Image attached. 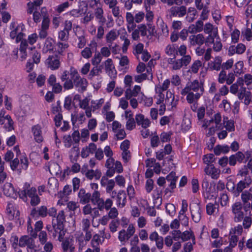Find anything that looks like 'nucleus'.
Instances as JSON below:
<instances>
[{
    "instance_id": "f257e3e1",
    "label": "nucleus",
    "mask_w": 252,
    "mask_h": 252,
    "mask_svg": "<svg viewBox=\"0 0 252 252\" xmlns=\"http://www.w3.org/2000/svg\"><path fill=\"white\" fill-rule=\"evenodd\" d=\"M10 30L9 36L12 39H14L16 43H19L26 36L24 32L26 31L25 26L22 23L12 21L9 27Z\"/></svg>"
},
{
    "instance_id": "f03ea898",
    "label": "nucleus",
    "mask_w": 252,
    "mask_h": 252,
    "mask_svg": "<svg viewBox=\"0 0 252 252\" xmlns=\"http://www.w3.org/2000/svg\"><path fill=\"white\" fill-rule=\"evenodd\" d=\"M70 74L74 80V84L76 89L79 92L84 91L88 85V82L85 78H81L77 71L74 68H70Z\"/></svg>"
},
{
    "instance_id": "7ed1b4c3",
    "label": "nucleus",
    "mask_w": 252,
    "mask_h": 252,
    "mask_svg": "<svg viewBox=\"0 0 252 252\" xmlns=\"http://www.w3.org/2000/svg\"><path fill=\"white\" fill-rule=\"evenodd\" d=\"M56 220L57 221V226L55 224L53 223V227L56 232H58V229L60 230L58 239L60 241H62L65 234V231L63 229V223L65 221V215L63 211L62 210L59 212L56 218Z\"/></svg>"
},
{
    "instance_id": "20e7f679",
    "label": "nucleus",
    "mask_w": 252,
    "mask_h": 252,
    "mask_svg": "<svg viewBox=\"0 0 252 252\" xmlns=\"http://www.w3.org/2000/svg\"><path fill=\"white\" fill-rule=\"evenodd\" d=\"M192 91L195 93L199 92L201 93V95L203 92V88L197 80L189 82L186 87L181 91V94L183 95H186L188 93Z\"/></svg>"
},
{
    "instance_id": "39448f33",
    "label": "nucleus",
    "mask_w": 252,
    "mask_h": 252,
    "mask_svg": "<svg viewBox=\"0 0 252 252\" xmlns=\"http://www.w3.org/2000/svg\"><path fill=\"white\" fill-rule=\"evenodd\" d=\"M7 218L9 220H17L19 219L20 212L17 206L12 202H8L5 211Z\"/></svg>"
},
{
    "instance_id": "423d86ee",
    "label": "nucleus",
    "mask_w": 252,
    "mask_h": 252,
    "mask_svg": "<svg viewBox=\"0 0 252 252\" xmlns=\"http://www.w3.org/2000/svg\"><path fill=\"white\" fill-rule=\"evenodd\" d=\"M100 184L102 187L105 188L106 191L108 193H112L111 196L114 197L116 192L113 191L115 186V182L113 179H109L106 176H103L100 181Z\"/></svg>"
},
{
    "instance_id": "0eeeda50",
    "label": "nucleus",
    "mask_w": 252,
    "mask_h": 252,
    "mask_svg": "<svg viewBox=\"0 0 252 252\" xmlns=\"http://www.w3.org/2000/svg\"><path fill=\"white\" fill-rule=\"evenodd\" d=\"M192 219L195 222H198L201 218V208L199 204L192 203L189 205Z\"/></svg>"
},
{
    "instance_id": "6e6552de",
    "label": "nucleus",
    "mask_w": 252,
    "mask_h": 252,
    "mask_svg": "<svg viewBox=\"0 0 252 252\" xmlns=\"http://www.w3.org/2000/svg\"><path fill=\"white\" fill-rule=\"evenodd\" d=\"M31 131L33 137V139L36 142L40 143L43 141L44 137L42 127L40 125H36L32 126Z\"/></svg>"
},
{
    "instance_id": "1a4fd4ad",
    "label": "nucleus",
    "mask_w": 252,
    "mask_h": 252,
    "mask_svg": "<svg viewBox=\"0 0 252 252\" xmlns=\"http://www.w3.org/2000/svg\"><path fill=\"white\" fill-rule=\"evenodd\" d=\"M106 73L111 78H115L117 76V71L111 59H108L103 63Z\"/></svg>"
},
{
    "instance_id": "9d476101",
    "label": "nucleus",
    "mask_w": 252,
    "mask_h": 252,
    "mask_svg": "<svg viewBox=\"0 0 252 252\" xmlns=\"http://www.w3.org/2000/svg\"><path fill=\"white\" fill-rule=\"evenodd\" d=\"M45 64L52 70H57L60 66V61L56 56H49L45 61Z\"/></svg>"
},
{
    "instance_id": "9b49d317",
    "label": "nucleus",
    "mask_w": 252,
    "mask_h": 252,
    "mask_svg": "<svg viewBox=\"0 0 252 252\" xmlns=\"http://www.w3.org/2000/svg\"><path fill=\"white\" fill-rule=\"evenodd\" d=\"M2 191L4 194L8 197L16 199L17 197L18 193L10 183H6L2 187Z\"/></svg>"
},
{
    "instance_id": "f8f14e48",
    "label": "nucleus",
    "mask_w": 252,
    "mask_h": 252,
    "mask_svg": "<svg viewBox=\"0 0 252 252\" xmlns=\"http://www.w3.org/2000/svg\"><path fill=\"white\" fill-rule=\"evenodd\" d=\"M245 160V155L242 152H237L235 154L232 155L229 158V164L230 166H235L237 162L239 163L244 162Z\"/></svg>"
},
{
    "instance_id": "ddd939ff",
    "label": "nucleus",
    "mask_w": 252,
    "mask_h": 252,
    "mask_svg": "<svg viewBox=\"0 0 252 252\" xmlns=\"http://www.w3.org/2000/svg\"><path fill=\"white\" fill-rule=\"evenodd\" d=\"M169 12L172 16L183 17L187 14V8L184 5L173 6L170 9Z\"/></svg>"
},
{
    "instance_id": "4468645a",
    "label": "nucleus",
    "mask_w": 252,
    "mask_h": 252,
    "mask_svg": "<svg viewBox=\"0 0 252 252\" xmlns=\"http://www.w3.org/2000/svg\"><path fill=\"white\" fill-rule=\"evenodd\" d=\"M204 172L207 175L211 176L213 179H218L220 173V170L216 168L213 164L206 166L204 168Z\"/></svg>"
},
{
    "instance_id": "2eb2a0df",
    "label": "nucleus",
    "mask_w": 252,
    "mask_h": 252,
    "mask_svg": "<svg viewBox=\"0 0 252 252\" xmlns=\"http://www.w3.org/2000/svg\"><path fill=\"white\" fill-rule=\"evenodd\" d=\"M189 41L191 45L200 46L205 42V37L202 34L191 35L189 37Z\"/></svg>"
},
{
    "instance_id": "dca6fc26",
    "label": "nucleus",
    "mask_w": 252,
    "mask_h": 252,
    "mask_svg": "<svg viewBox=\"0 0 252 252\" xmlns=\"http://www.w3.org/2000/svg\"><path fill=\"white\" fill-rule=\"evenodd\" d=\"M146 10L147 11V13L146 16V19L147 21V25L149 28V32L151 34H154L156 33V30L154 26H153L151 22L153 21L154 18V14L153 12L148 10V7L147 6L146 7Z\"/></svg>"
},
{
    "instance_id": "f3484780",
    "label": "nucleus",
    "mask_w": 252,
    "mask_h": 252,
    "mask_svg": "<svg viewBox=\"0 0 252 252\" xmlns=\"http://www.w3.org/2000/svg\"><path fill=\"white\" fill-rule=\"evenodd\" d=\"M19 197L23 200H25L27 196L30 198L36 194V189L34 187H32L26 190L25 189L21 190L18 193Z\"/></svg>"
},
{
    "instance_id": "a211bd4d",
    "label": "nucleus",
    "mask_w": 252,
    "mask_h": 252,
    "mask_svg": "<svg viewBox=\"0 0 252 252\" xmlns=\"http://www.w3.org/2000/svg\"><path fill=\"white\" fill-rule=\"evenodd\" d=\"M241 197L243 204L244 205H248L250 207V203H249V201L252 200V187L249 189L243 191Z\"/></svg>"
},
{
    "instance_id": "6ab92c4d",
    "label": "nucleus",
    "mask_w": 252,
    "mask_h": 252,
    "mask_svg": "<svg viewBox=\"0 0 252 252\" xmlns=\"http://www.w3.org/2000/svg\"><path fill=\"white\" fill-rule=\"evenodd\" d=\"M135 120L138 125L141 126L144 128L149 127L150 124L149 120L145 118L142 114H139L135 116Z\"/></svg>"
},
{
    "instance_id": "aec40b11",
    "label": "nucleus",
    "mask_w": 252,
    "mask_h": 252,
    "mask_svg": "<svg viewBox=\"0 0 252 252\" xmlns=\"http://www.w3.org/2000/svg\"><path fill=\"white\" fill-rule=\"evenodd\" d=\"M89 98H85L80 100L79 102L80 107L85 110L86 115L88 118H90L92 116L91 108L89 107Z\"/></svg>"
},
{
    "instance_id": "412c9836",
    "label": "nucleus",
    "mask_w": 252,
    "mask_h": 252,
    "mask_svg": "<svg viewBox=\"0 0 252 252\" xmlns=\"http://www.w3.org/2000/svg\"><path fill=\"white\" fill-rule=\"evenodd\" d=\"M141 93V87L140 86L135 85L132 90L130 88L126 89L125 96L127 98H130L132 96H136Z\"/></svg>"
},
{
    "instance_id": "4be33fe9",
    "label": "nucleus",
    "mask_w": 252,
    "mask_h": 252,
    "mask_svg": "<svg viewBox=\"0 0 252 252\" xmlns=\"http://www.w3.org/2000/svg\"><path fill=\"white\" fill-rule=\"evenodd\" d=\"M126 20L127 23V28L129 32H131L136 27V24L134 23V16L130 12L126 13Z\"/></svg>"
},
{
    "instance_id": "5701e85b",
    "label": "nucleus",
    "mask_w": 252,
    "mask_h": 252,
    "mask_svg": "<svg viewBox=\"0 0 252 252\" xmlns=\"http://www.w3.org/2000/svg\"><path fill=\"white\" fill-rule=\"evenodd\" d=\"M28 44L26 40L22 41L19 48V56L22 61L26 60L27 57V49Z\"/></svg>"
},
{
    "instance_id": "b1692460",
    "label": "nucleus",
    "mask_w": 252,
    "mask_h": 252,
    "mask_svg": "<svg viewBox=\"0 0 252 252\" xmlns=\"http://www.w3.org/2000/svg\"><path fill=\"white\" fill-rule=\"evenodd\" d=\"M62 248L63 252H73L74 247L73 246L72 240L71 239H66L63 241Z\"/></svg>"
},
{
    "instance_id": "393cba45",
    "label": "nucleus",
    "mask_w": 252,
    "mask_h": 252,
    "mask_svg": "<svg viewBox=\"0 0 252 252\" xmlns=\"http://www.w3.org/2000/svg\"><path fill=\"white\" fill-rule=\"evenodd\" d=\"M119 35V32L115 29L109 31L106 35V40L108 43H111L115 41Z\"/></svg>"
},
{
    "instance_id": "a878e982",
    "label": "nucleus",
    "mask_w": 252,
    "mask_h": 252,
    "mask_svg": "<svg viewBox=\"0 0 252 252\" xmlns=\"http://www.w3.org/2000/svg\"><path fill=\"white\" fill-rule=\"evenodd\" d=\"M55 45V41L51 37H48L44 43L43 48V52L47 53L53 50Z\"/></svg>"
},
{
    "instance_id": "bb28decb",
    "label": "nucleus",
    "mask_w": 252,
    "mask_h": 252,
    "mask_svg": "<svg viewBox=\"0 0 252 252\" xmlns=\"http://www.w3.org/2000/svg\"><path fill=\"white\" fill-rule=\"evenodd\" d=\"M80 201L82 204H86L89 202L91 195L90 193H86L83 189H81L78 193Z\"/></svg>"
},
{
    "instance_id": "cd10ccee",
    "label": "nucleus",
    "mask_w": 252,
    "mask_h": 252,
    "mask_svg": "<svg viewBox=\"0 0 252 252\" xmlns=\"http://www.w3.org/2000/svg\"><path fill=\"white\" fill-rule=\"evenodd\" d=\"M178 177L176 176V174L174 172H171L168 175L166 176V181L169 183L168 186L171 189H173L176 187V182Z\"/></svg>"
},
{
    "instance_id": "c85d7f7f",
    "label": "nucleus",
    "mask_w": 252,
    "mask_h": 252,
    "mask_svg": "<svg viewBox=\"0 0 252 252\" xmlns=\"http://www.w3.org/2000/svg\"><path fill=\"white\" fill-rule=\"evenodd\" d=\"M87 10V6L85 5L83 7L81 8V5L79 6V9H74L69 12H67L66 14H69L74 17H78L81 16L84 12H85Z\"/></svg>"
},
{
    "instance_id": "c756f323",
    "label": "nucleus",
    "mask_w": 252,
    "mask_h": 252,
    "mask_svg": "<svg viewBox=\"0 0 252 252\" xmlns=\"http://www.w3.org/2000/svg\"><path fill=\"white\" fill-rule=\"evenodd\" d=\"M203 22L201 20H198L195 23V24L192 25L189 27L190 32H200L203 30Z\"/></svg>"
},
{
    "instance_id": "7c9ffc66",
    "label": "nucleus",
    "mask_w": 252,
    "mask_h": 252,
    "mask_svg": "<svg viewBox=\"0 0 252 252\" xmlns=\"http://www.w3.org/2000/svg\"><path fill=\"white\" fill-rule=\"evenodd\" d=\"M86 177L89 180H92L94 178L95 179H98L101 176V172L98 170H89L86 174H85Z\"/></svg>"
},
{
    "instance_id": "2f4dec72",
    "label": "nucleus",
    "mask_w": 252,
    "mask_h": 252,
    "mask_svg": "<svg viewBox=\"0 0 252 252\" xmlns=\"http://www.w3.org/2000/svg\"><path fill=\"white\" fill-rule=\"evenodd\" d=\"M230 148L227 145H217L214 149V152L216 155H220L221 153L226 154L229 152Z\"/></svg>"
},
{
    "instance_id": "473e14b6",
    "label": "nucleus",
    "mask_w": 252,
    "mask_h": 252,
    "mask_svg": "<svg viewBox=\"0 0 252 252\" xmlns=\"http://www.w3.org/2000/svg\"><path fill=\"white\" fill-rule=\"evenodd\" d=\"M113 201L111 199L108 198L105 201L102 199L98 204V208L100 210L104 209L106 210H108L111 207Z\"/></svg>"
},
{
    "instance_id": "72a5a7b5",
    "label": "nucleus",
    "mask_w": 252,
    "mask_h": 252,
    "mask_svg": "<svg viewBox=\"0 0 252 252\" xmlns=\"http://www.w3.org/2000/svg\"><path fill=\"white\" fill-rule=\"evenodd\" d=\"M60 108L56 107V108H53V111L54 114L57 113L56 115L54 118V121L55 125L57 126H60L62 124V120L63 118L62 114L60 112Z\"/></svg>"
},
{
    "instance_id": "f704fd0d",
    "label": "nucleus",
    "mask_w": 252,
    "mask_h": 252,
    "mask_svg": "<svg viewBox=\"0 0 252 252\" xmlns=\"http://www.w3.org/2000/svg\"><path fill=\"white\" fill-rule=\"evenodd\" d=\"M37 212H38L39 216L42 217H45L48 215V209L46 206H42L38 208L37 211L35 209H33L31 212V215L34 217Z\"/></svg>"
},
{
    "instance_id": "c9c22d12",
    "label": "nucleus",
    "mask_w": 252,
    "mask_h": 252,
    "mask_svg": "<svg viewBox=\"0 0 252 252\" xmlns=\"http://www.w3.org/2000/svg\"><path fill=\"white\" fill-rule=\"evenodd\" d=\"M126 202V194L124 191H119L117 195V205L123 207Z\"/></svg>"
},
{
    "instance_id": "e433bc0d",
    "label": "nucleus",
    "mask_w": 252,
    "mask_h": 252,
    "mask_svg": "<svg viewBox=\"0 0 252 252\" xmlns=\"http://www.w3.org/2000/svg\"><path fill=\"white\" fill-rule=\"evenodd\" d=\"M13 121L11 117L7 115L5 116V120L4 125V128L8 131H11L13 129Z\"/></svg>"
},
{
    "instance_id": "4c0bfd02",
    "label": "nucleus",
    "mask_w": 252,
    "mask_h": 252,
    "mask_svg": "<svg viewBox=\"0 0 252 252\" xmlns=\"http://www.w3.org/2000/svg\"><path fill=\"white\" fill-rule=\"evenodd\" d=\"M221 58L217 57L215 58L214 62H212L210 64V67L211 69L216 70H220L221 67Z\"/></svg>"
},
{
    "instance_id": "58836bf2",
    "label": "nucleus",
    "mask_w": 252,
    "mask_h": 252,
    "mask_svg": "<svg viewBox=\"0 0 252 252\" xmlns=\"http://www.w3.org/2000/svg\"><path fill=\"white\" fill-rule=\"evenodd\" d=\"M196 13V10L194 7H189L186 16L187 20L189 22H192L195 19Z\"/></svg>"
},
{
    "instance_id": "ea45409f",
    "label": "nucleus",
    "mask_w": 252,
    "mask_h": 252,
    "mask_svg": "<svg viewBox=\"0 0 252 252\" xmlns=\"http://www.w3.org/2000/svg\"><path fill=\"white\" fill-rule=\"evenodd\" d=\"M187 94H188L187 100L189 103L191 104L193 103L194 98L197 100L200 97L201 93L197 92L193 94L192 92H189Z\"/></svg>"
},
{
    "instance_id": "a19ab883",
    "label": "nucleus",
    "mask_w": 252,
    "mask_h": 252,
    "mask_svg": "<svg viewBox=\"0 0 252 252\" xmlns=\"http://www.w3.org/2000/svg\"><path fill=\"white\" fill-rule=\"evenodd\" d=\"M172 151V147L170 144L166 145L163 150H161V152L158 154V160L162 159L166 155H169Z\"/></svg>"
},
{
    "instance_id": "79ce46f5",
    "label": "nucleus",
    "mask_w": 252,
    "mask_h": 252,
    "mask_svg": "<svg viewBox=\"0 0 252 252\" xmlns=\"http://www.w3.org/2000/svg\"><path fill=\"white\" fill-rule=\"evenodd\" d=\"M80 165L78 163H75L72 165L70 169L67 168L66 169L64 170L63 174L64 175H68L71 172L74 173H78L80 171Z\"/></svg>"
},
{
    "instance_id": "37998d69",
    "label": "nucleus",
    "mask_w": 252,
    "mask_h": 252,
    "mask_svg": "<svg viewBox=\"0 0 252 252\" xmlns=\"http://www.w3.org/2000/svg\"><path fill=\"white\" fill-rule=\"evenodd\" d=\"M33 238L30 237L28 236L24 235L22 236L19 241V245L21 247H24L27 246L28 245L31 241L32 240Z\"/></svg>"
},
{
    "instance_id": "c03bdc74",
    "label": "nucleus",
    "mask_w": 252,
    "mask_h": 252,
    "mask_svg": "<svg viewBox=\"0 0 252 252\" xmlns=\"http://www.w3.org/2000/svg\"><path fill=\"white\" fill-rule=\"evenodd\" d=\"M218 204H214L213 203H208L206 205V212L208 215H211L216 211H218Z\"/></svg>"
},
{
    "instance_id": "a18cd8bd",
    "label": "nucleus",
    "mask_w": 252,
    "mask_h": 252,
    "mask_svg": "<svg viewBox=\"0 0 252 252\" xmlns=\"http://www.w3.org/2000/svg\"><path fill=\"white\" fill-rule=\"evenodd\" d=\"M104 100L103 98H100L98 100H93L91 101V109H93V111L99 109L102 104L104 103Z\"/></svg>"
},
{
    "instance_id": "49530a36",
    "label": "nucleus",
    "mask_w": 252,
    "mask_h": 252,
    "mask_svg": "<svg viewBox=\"0 0 252 252\" xmlns=\"http://www.w3.org/2000/svg\"><path fill=\"white\" fill-rule=\"evenodd\" d=\"M71 191V187L66 185L63 188L62 191H60L58 193V197L59 198H63L64 196L66 197Z\"/></svg>"
},
{
    "instance_id": "de8ad7c7",
    "label": "nucleus",
    "mask_w": 252,
    "mask_h": 252,
    "mask_svg": "<svg viewBox=\"0 0 252 252\" xmlns=\"http://www.w3.org/2000/svg\"><path fill=\"white\" fill-rule=\"evenodd\" d=\"M247 187V186L243 181H240L236 185V191H235V197H238L241 192L242 193L243 190Z\"/></svg>"
},
{
    "instance_id": "09e8293b",
    "label": "nucleus",
    "mask_w": 252,
    "mask_h": 252,
    "mask_svg": "<svg viewBox=\"0 0 252 252\" xmlns=\"http://www.w3.org/2000/svg\"><path fill=\"white\" fill-rule=\"evenodd\" d=\"M115 182L120 188H124L125 187L126 179L122 175H119L116 176Z\"/></svg>"
},
{
    "instance_id": "8fccbe9b",
    "label": "nucleus",
    "mask_w": 252,
    "mask_h": 252,
    "mask_svg": "<svg viewBox=\"0 0 252 252\" xmlns=\"http://www.w3.org/2000/svg\"><path fill=\"white\" fill-rule=\"evenodd\" d=\"M243 204L241 202H236L234 203L231 207L232 212L233 214L242 212Z\"/></svg>"
},
{
    "instance_id": "3c124183",
    "label": "nucleus",
    "mask_w": 252,
    "mask_h": 252,
    "mask_svg": "<svg viewBox=\"0 0 252 252\" xmlns=\"http://www.w3.org/2000/svg\"><path fill=\"white\" fill-rule=\"evenodd\" d=\"M83 14H84L85 16L82 19V22L84 24L88 23L92 20L94 17L93 13L90 11L87 12V9L86 10V12H84Z\"/></svg>"
},
{
    "instance_id": "603ef678",
    "label": "nucleus",
    "mask_w": 252,
    "mask_h": 252,
    "mask_svg": "<svg viewBox=\"0 0 252 252\" xmlns=\"http://www.w3.org/2000/svg\"><path fill=\"white\" fill-rule=\"evenodd\" d=\"M218 36V32L216 31L213 32V33L209 34L206 39H205V43L206 45L209 46L210 44L214 43V38Z\"/></svg>"
},
{
    "instance_id": "864d4df0",
    "label": "nucleus",
    "mask_w": 252,
    "mask_h": 252,
    "mask_svg": "<svg viewBox=\"0 0 252 252\" xmlns=\"http://www.w3.org/2000/svg\"><path fill=\"white\" fill-rule=\"evenodd\" d=\"M68 47V44L66 43L59 42L57 45V52L59 54H62Z\"/></svg>"
},
{
    "instance_id": "5fc2aeb1",
    "label": "nucleus",
    "mask_w": 252,
    "mask_h": 252,
    "mask_svg": "<svg viewBox=\"0 0 252 252\" xmlns=\"http://www.w3.org/2000/svg\"><path fill=\"white\" fill-rule=\"evenodd\" d=\"M102 199L100 198V193L98 191H94L93 193L91 201L94 204H96L97 206H98V204L102 201Z\"/></svg>"
},
{
    "instance_id": "6e6d98bb",
    "label": "nucleus",
    "mask_w": 252,
    "mask_h": 252,
    "mask_svg": "<svg viewBox=\"0 0 252 252\" xmlns=\"http://www.w3.org/2000/svg\"><path fill=\"white\" fill-rule=\"evenodd\" d=\"M130 237L125 230H122L119 232L118 238L121 243L126 242Z\"/></svg>"
},
{
    "instance_id": "4d7b16f0",
    "label": "nucleus",
    "mask_w": 252,
    "mask_h": 252,
    "mask_svg": "<svg viewBox=\"0 0 252 252\" xmlns=\"http://www.w3.org/2000/svg\"><path fill=\"white\" fill-rule=\"evenodd\" d=\"M201 65L202 63L201 61L199 60H196L191 65V66L190 69L191 72L193 73H196L198 72L199 68L201 66Z\"/></svg>"
},
{
    "instance_id": "13d9d810",
    "label": "nucleus",
    "mask_w": 252,
    "mask_h": 252,
    "mask_svg": "<svg viewBox=\"0 0 252 252\" xmlns=\"http://www.w3.org/2000/svg\"><path fill=\"white\" fill-rule=\"evenodd\" d=\"M216 31V32H218V29L217 28H214L212 24L208 23L205 25L204 31L205 33L208 34H211L213 33V32Z\"/></svg>"
},
{
    "instance_id": "bf43d9fd",
    "label": "nucleus",
    "mask_w": 252,
    "mask_h": 252,
    "mask_svg": "<svg viewBox=\"0 0 252 252\" xmlns=\"http://www.w3.org/2000/svg\"><path fill=\"white\" fill-rule=\"evenodd\" d=\"M165 53L168 55H173L174 58H175L176 54H177V51L174 47V46L171 45H169L166 47Z\"/></svg>"
},
{
    "instance_id": "052dcab7",
    "label": "nucleus",
    "mask_w": 252,
    "mask_h": 252,
    "mask_svg": "<svg viewBox=\"0 0 252 252\" xmlns=\"http://www.w3.org/2000/svg\"><path fill=\"white\" fill-rule=\"evenodd\" d=\"M243 226L245 229L249 228L252 223V218L250 216H245L243 219Z\"/></svg>"
},
{
    "instance_id": "680f3d73",
    "label": "nucleus",
    "mask_w": 252,
    "mask_h": 252,
    "mask_svg": "<svg viewBox=\"0 0 252 252\" xmlns=\"http://www.w3.org/2000/svg\"><path fill=\"white\" fill-rule=\"evenodd\" d=\"M215 159L214 156L212 154L205 155L203 158L204 163L206 164L207 166L210 165L209 164L213 162Z\"/></svg>"
},
{
    "instance_id": "e2e57ef3",
    "label": "nucleus",
    "mask_w": 252,
    "mask_h": 252,
    "mask_svg": "<svg viewBox=\"0 0 252 252\" xmlns=\"http://www.w3.org/2000/svg\"><path fill=\"white\" fill-rule=\"evenodd\" d=\"M166 212L171 216H173L175 214L176 208L174 204L171 203L167 204L166 205Z\"/></svg>"
},
{
    "instance_id": "0e129e2a",
    "label": "nucleus",
    "mask_w": 252,
    "mask_h": 252,
    "mask_svg": "<svg viewBox=\"0 0 252 252\" xmlns=\"http://www.w3.org/2000/svg\"><path fill=\"white\" fill-rule=\"evenodd\" d=\"M20 159V165L23 169H27L28 167V160L25 155H21L19 158Z\"/></svg>"
},
{
    "instance_id": "69168bd1",
    "label": "nucleus",
    "mask_w": 252,
    "mask_h": 252,
    "mask_svg": "<svg viewBox=\"0 0 252 252\" xmlns=\"http://www.w3.org/2000/svg\"><path fill=\"white\" fill-rule=\"evenodd\" d=\"M101 72V69L97 66L93 67L89 74V78L92 79L94 76H98Z\"/></svg>"
},
{
    "instance_id": "338daca9",
    "label": "nucleus",
    "mask_w": 252,
    "mask_h": 252,
    "mask_svg": "<svg viewBox=\"0 0 252 252\" xmlns=\"http://www.w3.org/2000/svg\"><path fill=\"white\" fill-rule=\"evenodd\" d=\"M27 7V13L30 14H33L34 12L37 11L38 7V6L32 2H29Z\"/></svg>"
},
{
    "instance_id": "774afa93",
    "label": "nucleus",
    "mask_w": 252,
    "mask_h": 252,
    "mask_svg": "<svg viewBox=\"0 0 252 252\" xmlns=\"http://www.w3.org/2000/svg\"><path fill=\"white\" fill-rule=\"evenodd\" d=\"M27 247L28 252H36L38 250V247L35 245L33 239L28 243Z\"/></svg>"
}]
</instances>
